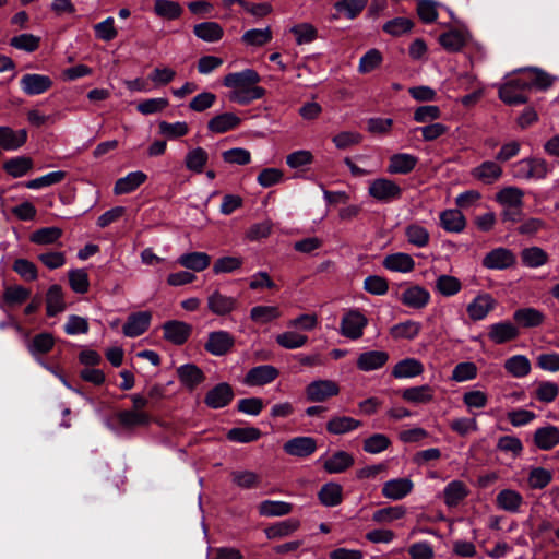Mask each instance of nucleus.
<instances>
[{
	"mask_svg": "<svg viewBox=\"0 0 559 559\" xmlns=\"http://www.w3.org/2000/svg\"><path fill=\"white\" fill-rule=\"evenodd\" d=\"M260 80V75L255 70L247 69L242 72L225 75L223 84L231 88L229 93L231 102L246 105L264 96L265 90L257 86Z\"/></svg>",
	"mask_w": 559,
	"mask_h": 559,
	"instance_id": "1",
	"label": "nucleus"
},
{
	"mask_svg": "<svg viewBox=\"0 0 559 559\" xmlns=\"http://www.w3.org/2000/svg\"><path fill=\"white\" fill-rule=\"evenodd\" d=\"M528 90L526 78L519 76L508 80L499 87V98L507 105H520L528 102L524 94Z\"/></svg>",
	"mask_w": 559,
	"mask_h": 559,
	"instance_id": "2",
	"label": "nucleus"
},
{
	"mask_svg": "<svg viewBox=\"0 0 559 559\" xmlns=\"http://www.w3.org/2000/svg\"><path fill=\"white\" fill-rule=\"evenodd\" d=\"M547 173V163L542 158H525L514 165V175L521 179H543Z\"/></svg>",
	"mask_w": 559,
	"mask_h": 559,
	"instance_id": "3",
	"label": "nucleus"
},
{
	"mask_svg": "<svg viewBox=\"0 0 559 559\" xmlns=\"http://www.w3.org/2000/svg\"><path fill=\"white\" fill-rule=\"evenodd\" d=\"M368 319L358 310L348 311L342 319L341 333L347 338L358 340L364 334Z\"/></svg>",
	"mask_w": 559,
	"mask_h": 559,
	"instance_id": "4",
	"label": "nucleus"
},
{
	"mask_svg": "<svg viewBox=\"0 0 559 559\" xmlns=\"http://www.w3.org/2000/svg\"><path fill=\"white\" fill-rule=\"evenodd\" d=\"M338 393L340 386L333 380H316L306 388V396L310 402H324Z\"/></svg>",
	"mask_w": 559,
	"mask_h": 559,
	"instance_id": "5",
	"label": "nucleus"
},
{
	"mask_svg": "<svg viewBox=\"0 0 559 559\" xmlns=\"http://www.w3.org/2000/svg\"><path fill=\"white\" fill-rule=\"evenodd\" d=\"M52 80L49 75L27 73L20 80L22 91L26 95H39L52 87Z\"/></svg>",
	"mask_w": 559,
	"mask_h": 559,
	"instance_id": "6",
	"label": "nucleus"
},
{
	"mask_svg": "<svg viewBox=\"0 0 559 559\" xmlns=\"http://www.w3.org/2000/svg\"><path fill=\"white\" fill-rule=\"evenodd\" d=\"M513 252L506 248H497L488 252L483 259V266L489 270H504L515 264Z\"/></svg>",
	"mask_w": 559,
	"mask_h": 559,
	"instance_id": "7",
	"label": "nucleus"
},
{
	"mask_svg": "<svg viewBox=\"0 0 559 559\" xmlns=\"http://www.w3.org/2000/svg\"><path fill=\"white\" fill-rule=\"evenodd\" d=\"M368 191L372 198L379 201L397 199L402 193V189L394 181L385 178L373 180Z\"/></svg>",
	"mask_w": 559,
	"mask_h": 559,
	"instance_id": "8",
	"label": "nucleus"
},
{
	"mask_svg": "<svg viewBox=\"0 0 559 559\" xmlns=\"http://www.w3.org/2000/svg\"><path fill=\"white\" fill-rule=\"evenodd\" d=\"M283 450L292 456L307 457L316 452L317 441L312 437H296L287 440Z\"/></svg>",
	"mask_w": 559,
	"mask_h": 559,
	"instance_id": "9",
	"label": "nucleus"
},
{
	"mask_svg": "<svg viewBox=\"0 0 559 559\" xmlns=\"http://www.w3.org/2000/svg\"><path fill=\"white\" fill-rule=\"evenodd\" d=\"M152 316L148 311H140L128 317L123 325V334L128 337H136L143 334L150 326Z\"/></svg>",
	"mask_w": 559,
	"mask_h": 559,
	"instance_id": "10",
	"label": "nucleus"
},
{
	"mask_svg": "<svg viewBox=\"0 0 559 559\" xmlns=\"http://www.w3.org/2000/svg\"><path fill=\"white\" fill-rule=\"evenodd\" d=\"M164 337L175 345H182L191 334V326L182 321H168L163 325Z\"/></svg>",
	"mask_w": 559,
	"mask_h": 559,
	"instance_id": "11",
	"label": "nucleus"
},
{
	"mask_svg": "<svg viewBox=\"0 0 559 559\" xmlns=\"http://www.w3.org/2000/svg\"><path fill=\"white\" fill-rule=\"evenodd\" d=\"M496 300L489 294L478 295L468 306L467 313L473 321L483 320L495 308Z\"/></svg>",
	"mask_w": 559,
	"mask_h": 559,
	"instance_id": "12",
	"label": "nucleus"
},
{
	"mask_svg": "<svg viewBox=\"0 0 559 559\" xmlns=\"http://www.w3.org/2000/svg\"><path fill=\"white\" fill-rule=\"evenodd\" d=\"M278 370L270 365L254 367L248 371L245 382L249 385H264L278 377Z\"/></svg>",
	"mask_w": 559,
	"mask_h": 559,
	"instance_id": "13",
	"label": "nucleus"
},
{
	"mask_svg": "<svg viewBox=\"0 0 559 559\" xmlns=\"http://www.w3.org/2000/svg\"><path fill=\"white\" fill-rule=\"evenodd\" d=\"M355 463L354 456L346 451H336L323 463V468L329 474L344 473Z\"/></svg>",
	"mask_w": 559,
	"mask_h": 559,
	"instance_id": "14",
	"label": "nucleus"
},
{
	"mask_svg": "<svg viewBox=\"0 0 559 559\" xmlns=\"http://www.w3.org/2000/svg\"><path fill=\"white\" fill-rule=\"evenodd\" d=\"M429 299V292L419 285L408 287L401 296V301L413 309H421L426 307Z\"/></svg>",
	"mask_w": 559,
	"mask_h": 559,
	"instance_id": "15",
	"label": "nucleus"
},
{
	"mask_svg": "<svg viewBox=\"0 0 559 559\" xmlns=\"http://www.w3.org/2000/svg\"><path fill=\"white\" fill-rule=\"evenodd\" d=\"M533 441L540 450H551L559 444V429L555 426L538 428L534 432Z\"/></svg>",
	"mask_w": 559,
	"mask_h": 559,
	"instance_id": "16",
	"label": "nucleus"
},
{
	"mask_svg": "<svg viewBox=\"0 0 559 559\" xmlns=\"http://www.w3.org/2000/svg\"><path fill=\"white\" fill-rule=\"evenodd\" d=\"M413 489V483L408 478H396L384 483L382 495L392 500L406 497Z\"/></svg>",
	"mask_w": 559,
	"mask_h": 559,
	"instance_id": "17",
	"label": "nucleus"
},
{
	"mask_svg": "<svg viewBox=\"0 0 559 559\" xmlns=\"http://www.w3.org/2000/svg\"><path fill=\"white\" fill-rule=\"evenodd\" d=\"M27 140L25 129L14 131L9 127H0V146L7 151L20 148Z\"/></svg>",
	"mask_w": 559,
	"mask_h": 559,
	"instance_id": "18",
	"label": "nucleus"
},
{
	"mask_svg": "<svg viewBox=\"0 0 559 559\" xmlns=\"http://www.w3.org/2000/svg\"><path fill=\"white\" fill-rule=\"evenodd\" d=\"M519 334V329L511 322H500L490 326L488 337L496 344H503L515 340Z\"/></svg>",
	"mask_w": 559,
	"mask_h": 559,
	"instance_id": "19",
	"label": "nucleus"
},
{
	"mask_svg": "<svg viewBox=\"0 0 559 559\" xmlns=\"http://www.w3.org/2000/svg\"><path fill=\"white\" fill-rule=\"evenodd\" d=\"M389 360V355L383 350H370L359 355L357 368L362 371H371L383 367Z\"/></svg>",
	"mask_w": 559,
	"mask_h": 559,
	"instance_id": "20",
	"label": "nucleus"
},
{
	"mask_svg": "<svg viewBox=\"0 0 559 559\" xmlns=\"http://www.w3.org/2000/svg\"><path fill=\"white\" fill-rule=\"evenodd\" d=\"M146 178L147 176L141 170L129 173L116 181L114 192L116 194L130 193L144 183Z\"/></svg>",
	"mask_w": 559,
	"mask_h": 559,
	"instance_id": "21",
	"label": "nucleus"
},
{
	"mask_svg": "<svg viewBox=\"0 0 559 559\" xmlns=\"http://www.w3.org/2000/svg\"><path fill=\"white\" fill-rule=\"evenodd\" d=\"M236 338L227 331L212 332V355L225 356L231 353Z\"/></svg>",
	"mask_w": 559,
	"mask_h": 559,
	"instance_id": "22",
	"label": "nucleus"
},
{
	"mask_svg": "<svg viewBox=\"0 0 559 559\" xmlns=\"http://www.w3.org/2000/svg\"><path fill=\"white\" fill-rule=\"evenodd\" d=\"M117 417L119 423L127 428L147 426L152 421L148 413L133 408L120 412Z\"/></svg>",
	"mask_w": 559,
	"mask_h": 559,
	"instance_id": "23",
	"label": "nucleus"
},
{
	"mask_svg": "<svg viewBox=\"0 0 559 559\" xmlns=\"http://www.w3.org/2000/svg\"><path fill=\"white\" fill-rule=\"evenodd\" d=\"M383 266L393 272L408 273L414 270L415 262L407 253H394L384 258Z\"/></svg>",
	"mask_w": 559,
	"mask_h": 559,
	"instance_id": "24",
	"label": "nucleus"
},
{
	"mask_svg": "<svg viewBox=\"0 0 559 559\" xmlns=\"http://www.w3.org/2000/svg\"><path fill=\"white\" fill-rule=\"evenodd\" d=\"M440 223L449 233H461L466 226L465 216L459 210H445L440 214Z\"/></svg>",
	"mask_w": 559,
	"mask_h": 559,
	"instance_id": "25",
	"label": "nucleus"
},
{
	"mask_svg": "<svg viewBox=\"0 0 559 559\" xmlns=\"http://www.w3.org/2000/svg\"><path fill=\"white\" fill-rule=\"evenodd\" d=\"M318 499L325 507H335L343 501V488L340 484L328 483L318 492Z\"/></svg>",
	"mask_w": 559,
	"mask_h": 559,
	"instance_id": "26",
	"label": "nucleus"
},
{
	"mask_svg": "<svg viewBox=\"0 0 559 559\" xmlns=\"http://www.w3.org/2000/svg\"><path fill=\"white\" fill-rule=\"evenodd\" d=\"M424 372L423 364L415 358H406L399 361L392 370L394 378H413Z\"/></svg>",
	"mask_w": 559,
	"mask_h": 559,
	"instance_id": "27",
	"label": "nucleus"
},
{
	"mask_svg": "<svg viewBox=\"0 0 559 559\" xmlns=\"http://www.w3.org/2000/svg\"><path fill=\"white\" fill-rule=\"evenodd\" d=\"M418 159L411 154H394L390 157L388 171L390 174H408L411 173Z\"/></svg>",
	"mask_w": 559,
	"mask_h": 559,
	"instance_id": "28",
	"label": "nucleus"
},
{
	"mask_svg": "<svg viewBox=\"0 0 559 559\" xmlns=\"http://www.w3.org/2000/svg\"><path fill=\"white\" fill-rule=\"evenodd\" d=\"M66 309L62 288L59 285H51L46 295L47 316L53 317Z\"/></svg>",
	"mask_w": 559,
	"mask_h": 559,
	"instance_id": "29",
	"label": "nucleus"
},
{
	"mask_svg": "<svg viewBox=\"0 0 559 559\" xmlns=\"http://www.w3.org/2000/svg\"><path fill=\"white\" fill-rule=\"evenodd\" d=\"M514 321L523 328H535L544 322L545 316L534 308H522L514 312Z\"/></svg>",
	"mask_w": 559,
	"mask_h": 559,
	"instance_id": "30",
	"label": "nucleus"
},
{
	"mask_svg": "<svg viewBox=\"0 0 559 559\" xmlns=\"http://www.w3.org/2000/svg\"><path fill=\"white\" fill-rule=\"evenodd\" d=\"M180 382L189 390L194 389L205 378L203 372L194 365H183L177 369Z\"/></svg>",
	"mask_w": 559,
	"mask_h": 559,
	"instance_id": "31",
	"label": "nucleus"
},
{
	"mask_svg": "<svg viewBox=\"0 0 559 559\" xmlns=\"http://www.w3.org/2000/svg\"><path fill=\"white\" fill-rule=\"evenodd\" d=\"M473 176L486 185H491L502 175V168L495 162H484L473 170Z\"/></svg>",
	"mask_w": 559,
	"mask_h": 559,
	"instance_id": "32",
	"label": "nucleus"
},
{
	"mask_svg": "<svg viewBox=\"0 0 559 559\" xmlns=\"http://www.w3.org/2000/svg\"><path fill=\"white\" fill-rule=\"evenodd\" d=\"M468 492L469 491L463 481H451L443 491L444 502L448 507H456L467 497Z\"/></svg>",
	"mask_w": 559,
	"mask_h": 559,
	"instance_id": "33",
	"label": "nucleus"
},
{
	"mask_svg": "<svg viewBox=\"0 0 559 559\" xmlns=\"http://www.w3.org/2000/svg\"><path fill=\"white\" fill-rule=\"evenodd\" d=\"M361 423L348 416H335L326 423V430L332 435H343L358 428Z\"/></svg>",
	"mask_w": 559,
	"mask_h": 559,
	"instance_id": "34",
	"label": "nucleus"
},
{
	"mask_svg": "<svg viewBox=\"0 0 559 559\" xmlns=\"http://www.w3.org/2000/svg\"><path fill=\"white\" fill-rule=\"evenodd\" d=\"M62 234L63 231L59 227H44L32 233L29 240L31 242L39 246H48L57 242L61 238Z\"/></svg>",
	"mask_w": 559,
	"mask_h": 559,
	"instance_id": "35",
	"label": "nucleus"
},
{
	"mask_svg": "<svg viewBox=\"0 0 559 559\" xmlns=\"http://www.w3.org/2000/svg\"><path fill=\"white\" fill-rule=\"evenodd\" d=\"M299 526L300 522L298 520L288 519L266 527L264 533L269 539H275L290 535L297 531Z\"/></svg>",
	"mask_w": 559,
	"mask_h": 559,
	"instance_id": "36",
	"label": "nucleus"
},
{
	"mask_svg": "<svg viewBox=\"0 0 559 559\" xmlns=\"http://www.w3.org/2000/svg\"><path fill=\"white\" fill-rule=\"evenodd\" d=\"M521 260L527 267H539L548 262L549 257L544 249L530 247L521 251Z\"/></svg>",
	"mask_w": 559,
	"mask_h": 559,
	"instance_id": "37",
	"label": "nucleus"
},
{
	"mask_svg": "<svg viewBox=\"0 0 559 559\" xmlns=\"http://www.w3.org/2000/svg\"><path fill=\"white\" fill-rule=\"evenodd\" d=\"M233 386L227 382H222L212 388V408H222L227 406L234 399Z\"/></svg>",
	"mask_w": 559,
	"mask_h": 559,
	"instance_id": "38",
	"label": "nucleus"
},
{
	"mask_svg": "<svg viewBox=\"0 0 559 559\" xmlns=\"http://www.w3.org/2000/svg\"><path fill=\"white\" fill-rule=\"evenodd\" d=\"M403 400L411 403H429L433 400V390L428 384L405 389L402 392Z\"/></svg>",
	"mask_w": 559,
	"mask_h": 559,
	"instance_id": "39",
	"label": "nucleus"
},
{
	"mask_svg": "<svg viewBox=\"0 0 559 559\" xmlns=\"http://www.w3.org/2000/svg\"><path fill=\"white\" fill-rule=\"evenodd\" d=\"M523 74L527 73L531 74L530 79H526V83L528 84V90H531L533 86L540 88V90H547L550 87L555 81V78L550 74L546 73L545 71L538 69V68H528L525 70H521Z\"/></svg>",
	"mask_w": 559,
	"mask_h": 559,
	"instance_id": "40",
	"label": "nucleus"
},
{
	"mask_svg": "<svg viewBox=\"0 0 559 559\" xmlns=\"http://www.w3.org/2000/svg\"><path fill=\"white\" fill-rule=\"evenodd\" d=\"M522 502V496L512 489H503L497 496V506L509 512H516Z\"/></svg>",
	"mask_w": 559,
	"mask_h": 559,
	"instance_id": "41",
	"label": "nucleus"
},
{
	"mask_svg": "<svg viewBox=\"0 0 559 559\" xmlns=\"http://www.w3.org/2000/svg\"><path fill=\"white\" fill-rule=\"evenodd\" d=\"M262 432L255 427H237L228 430L227 439L233 442L248 443L261 438Z\"/></svg>",
	"mask_w": 559,
	"mask_h": 559,
	"instance_id": "42",
	"label": "nucleus"
},
{
	"mask_svg": "<svg viewBox=\"0 0 559 559\" xmlns=\"http://www.w3.org/2000/svg\"><path fill=\"white\" fill-rule=\"evenodd\" d=\"M462 288L461 281L452 275H440L436 280V289L437 292L444 296V297H451L456 295Z\"/></svg>",
	"mask_w": 559,
	"mask_h": 559,
	"instance_id": "43",
	"label": "nucleus"
},
{
	"mask_svg": "<svg viewBox=\"0 0 559 559\" xmlns=\"http://www.w3.org/2000/svg\"><path fill=\"white\" fill-rule=\"evenodd\" d=\"M55 345V338L50 333H40L33 337L27 348L33 356L49 353Z\"/></svg>",
	"mask_w": 559,
	"mask_h": 559,
	"instance_id": "44",
	"label": "nucleus"
},
{
	"mask_svg": "<svg viewBox=\"0 0 559 559\" xmlns=\"http://www.w3.org/2000/svg\"><path fill=\"white\" fill-rule=\"evenodd\" d=\"M293 504L285 501L265 500L260 503L259 512L264 516H283L292 512Z\"/></svg>",
	"mask_w": 559,
	"mask_h": 559,
	"instance_id": "45",
	"label": "nucleus"
},
{
	"mask_svg": "<svg viewBox=\"0 0 559 559\" xmlns=\"http://www.w3.org/2000/svg\"><path fill=\"white\" fill-rule=\"evenodd\" d=\"M241 119L233 112H224L212 118V132L224 133L238 127Z\"/></svg>",
	"mask_w": 559,
	"mask_h": 559,
	"instance_id": "46",
	"label": "nucleus"
},
{
	"mask_svg": "<svg viewBox=\"0 0 559 559\" xmlns=\"http://www.w3.org/2000/svg\"><path fill=\"white\" fill-rule=\"evenodd\" d=\"M31 295V292L21 286V285H12L5 287L3 292V301L9 307L20 306L25 302Z\"/></svg>",
	"mask_w": 559,
	"mask_h": 559,
	"instance_id": "47",
	"label": "nucleus"
},
{
	"mask_svg": "<svg viewBox=\"0 0 559 559\" xmlns=\"http://www.w3.org/2000/svg\"><path fill=\"white\" fill-rule=\"evenodd\" d=\"M207 158L209 156L206 151L201 147H197L187 153L185 164L190 171L200 174L203 171L204 166L207 163Z\"/></svg>",
	"mask_w": 559,
	"mask_h": 559,
	"instance_id": "48",
	"label": "nucleus"
},
{
	"mask_svg": "<svg viewBox=\"0 0 559 559\" xmlns=\"http://www.w3.org/2000/svg\"><path fill=\"white\" fill-rule=\"evenodd\" d=\"M4 170L14 178L27 174L33 167V160L29 157L21 156L11 158L4 164Z\"/></svg>",
	"mask_w": 559,
	"mask_h": 559,
	"instance_id": "49",
	"label": "nucleus"
},
{
	"mask_svg": "<svg viewBox=\"0 0 559 559\" xmlns=\"http://www.w3.org/2000/svg\"><path fill=\"white\" fill-rule=\"evenodd\" d=\"M504 368L513 377L522 378L530 373L531 362L525 356L516 355L506 361Z\"/></svg>",
	"mask_w": 559,
	"mask_h": 559,
	"instance_id": "50",
	"label": "nucleus"
},
{
	"mask_svg": "<svg viewBox=\"0 0 559 559\" xmlns=\"http://www.w3.org/2000/svg\"><path fill=\"white\" fill-rule=\"evenodd\" d=\"M178 262L187 269L199 272L207 267L209 257L206 253L191 252L180 255Z\"/></svg>",
	"mask_w": 559,
	"mask_h": 559,
	"instance_id": "51",
	"label": "nucleus"
},
{
	"mask_svg": "<svg viewBox=\"0 0 559 559\" xmlns=\"http://www.w3.org/2000/svg\"><path fill=\"white\" fill-rule=\"evenodd\" d=\"M407 241L418 248H424L429 242L428 230L419 224H411L405 228Z\"/></svg>",
	"mask_w": 559,
	"mask_h": 559,
	"instance_id": "52",
	"label": "nucleus"
},
{
	"mask_svg": "<svg viewBox=\"0 0 559 559\" xmlns=\"http://www.w3.org/2000/svg\"><path fill=\"white\" fill-rule=\"evenodd\" d=\"M154 10L158 16L167 20H175L182 13L179 3L170 0H155Z\"/></svg>",
	"mask_w": 559,
	"mask_h": 559,
	"instance_id": "53",
	"label": "nucleus"
},
{
	"mask_svg": "<svg viewBox=\"0 0 559 559\" xmlns=\"http://www.w3.org/2000/svg\"><path fill=\"white\" fill-rule=\"evenodd\" d=\"M231 481L243 489L258 487L261 483L260 476L251 471H235L230 474Z\"/></svg>",
	"mask_w": 559,
	"mask_h": 559,
	"instance_id": "54",
	"label": "nucleus"
},
{
	"mask_svg": "<svg viewBox=\"0 0 559 559\" xmlns=\"http://www.w3.org/2000/svg\"><path fill=\"white\" fill-rule=\"evenodd\" d=\"M241 39L246 45L261 47L272 40V31L270 27L250 29L242 35Z\"/></svg>",
	"mask_w": 559,
	"mask_h": 559,
	"instance_id": "55",
	"label": "nucleus"
},
{
	"mask_svg": "<svg viewBox=\"0 0 559 559\" xmlns=\"http://www.w3.org/2000/svg\"><path fill=\"white\" fill-rule=\"evenodd\" d=\"M391 445V440L383 433H374L364 440V451L370 454H378Z\"/></svg>",
	"mask_w": 559,
	"mask_h": 559,
	"instance_id": "56",
	"label": "nucleus"
},
{
	"mask_svg": "<svg viewBox=\"0 0 559 559\" xmlns=\"http://www.w3.org/2000/svg\"><path fill=\"white\" fill-rule=\"evenodd\" d=\"M281 316V312L277 307L274 306H257L253 307L250 311V318L252 321L265 324L277 319Z\"/></svg>",
	"mask_w": 559,
	"mask_h": 559,
	"instance_id": "57",
	"label": "nucleus"
},
{
	"mask_svg": "<svg viewBox=\"0 0 559 559\" xmlns=\"http://www.w3.org/2000/svg\"><path fill=\"white\" fill-rule=\"evenodd\" d=\"M67 174L63 170H56L26 182L28 189H40L61 182Z\"/></svg>",
	"mask_w": 559,
	"mask_h": 559,
	"instance_id": "58",
	"label": "nucleus"
},
{
	"mask_svg": "<svg viewBox=\"0 0 559 559\" xmlns=\"http://www.w3.org/2000/svg\"><path fill=\"white\" fill-rule=\"evenodd\" d=\"M420 323L415 321H406L391 328L390 333L394 338L412 340L418 335Z\"/></svg>",
	"mask_w": 559,
	"mask_h": 559,
	"instance_id": "59",
	"label": "nucleus"
},
{
	"mask_svg": "<svg viewBox=\"0 0 559 559\" xmlns=\"http://www.w3.org/2000/svg\"><path fill=\"white\" fill-rule=\"evenodd\" d=\"M440 45L449 51H459L465 45V37L460 31H450L439 37Z\"/></svg>",
	"mask_w": 559,
	"mask_h": 559,
	"instance_id": "60",
	"label": "nucleus"
},
{
	"mask_svg": "<svg viewBox=\"0 0 559 559\" xmlns=\"http://www.w3.org/2000/svg\"><path fill=\"white\" fill-rule=\"evenodd\" d=\"M69 284L73 292L85 294L90 288L87 272L84 269H75L69 272Z\"/></svg>",
	"mask_w": 559,
	"mask_h": 559,
	"instance_id": "61",
	"label": "nucleus"
},
{
	"mask_svg": "<svg viewBox=\"0 0 559 559\" xmlns=\"http://www.w3.org/2000/svg\"><path fill=\"white\" fill-rule=\"evenodd\" d=\"M237 300L233 297H227L218 292L212 294V312L219 316H225L231 312L236 307Z\"/></svg>",
	"mask_w": 559,
	"mask_h": 559,
	"instance_id": "62",
	"label": "nucleus"
},
{
	"mask_svg": "<svg viewBox=\"0 0 559 559\" xmlns=\"http://www.w3.org/2000/svg\"><path fill=\"white\" fill-rule=\"evenodd\" d=\"M367 2L368 0H341L334 8L337 13L345 12V15L353 20L365 9Z\"/></svg>",
	"mask_w": 559,
	"mask_h": 559,
	"instance_id": "63",
	"label": "nucleus"
},
{
	"mask_svg": "<svg viewBox=\"0 0 559 559\" xmlns=\"http://www.w3.org/2000/svg\"><path fill=\"white\" fill-rule=\"evenodd\" d=\"M40 38L33 34H21L10 40V45L16 49L33 52L38 49Z\"/></svg>",
	"mask_w": 559,
	"mask_h": 559,
	"instance_id": "64",
	"label": "nucleus"
}]
</instances>
